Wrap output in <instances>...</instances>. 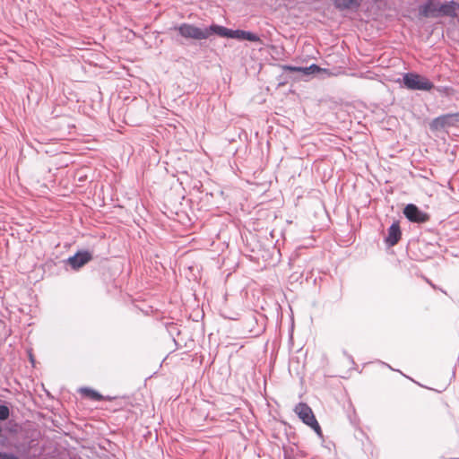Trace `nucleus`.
<instances>
[{"mask_svg": "<svg viewBox=\"0 0 459 459\" xmlns=\"http://www.w3.org/2000/svg\"><path fill=\"white\" fill-rule=\"evenodd\" d=\"M294 411L299 418L311 429H313L317 434H321V428L317 422L312 409L304 403H299L296 405Z\"/></svg>", "mask_w": 459, "mask_h": 459, "instance_id": "4", "label": "nucleus"}, {"mask_svg": "<svg viewBox=\"0 0 459 459\" xmlns=\"http://www.w3.org/2000/svg\"><path fill=\"white\" fill-rule=\"evenodd\" d=\"M0 459H18V457L13 454L0 452Z\"/></svg>", "mask_w": 459, "mask_h": 459, "instance_id": "15", "label": "nucleus"}, {"mask_svg": "<svg viewBox=\"0 0 459 459\" xmlns=\"http://www.w3.org/2000/svg\"><path fill=\"white\" fill-rule=\"evenodd\" d=\"M459 114H446L433 119L429 125L433 131L440 130L446 126H453L458 119Z\"/></svg>", "mask_w": 459, "mask_h": 459, "instance_id": "5", "label": "nucleus"}, {"mask_svg": "<svg viewBox=\"0 0 459 459\" xmlns=\"http://www.w3.org/2000/svg\"><path fill=\"white\" fill-rule=\"evenodd\" d=\"M336 9L340 11L344 10H357L362 0H333Z\"/></svg>", "mask_w": 459, "mask_h": 459, "instance_id": "11", "label": "nucleus"}, {"mask_svg": "<svg viewBox=\"0 0 459 459\" xmlns=\"http://www.w3.org/2000/svg\"><path fill=\"white\" fill-rule=\"evenodd\" d=\"M211 30L213 33H215L221 37L237 39L239 40H248L251 42H260L261 41L260 38L257 35H255L250 31H246V30H232L226 27L216 25V24L211 25Z\"/></svg>", "mask_w": 459, "mask_h": 459, "instance_id": "1", "label": "nucleus"}, {"mask_svg": "<svg viewBox=\"0 0 459 459\" xmlns=\"http://www.w3.org/2000/svg\"><path fill=\"white\" fill-rule=\"evenodd\" d=\"M438 7H439V4H437L432 1H429L427 4L420 6L419 13L421 17L437 18V17H439Z\"/></svg>", "mask_w": 459, "mask_h": 459, "instance_id": "8", "label": "nucleus"}, {"mask_svg": "<svg viewBox=\"0 0 459 459\" xmlns=\"http://www.w3.org/2000/svg\"><path fill=\"white\" fill-rule=\"evenodd\" d=\"M379 367L384 368L385 366L384 364H380Z\"/></svg>", "mask_w": 459, "mask_h": 459, "instance_id": "17", "label": "nucleus"}, {"mask_svg": "<svg viewBox=\"0 0 459 459\" xmlns=\"http://www.w3.org/2000/svg\"><path fill=\"white\" fill-rule=\"evenodd\" d=\"M403 213L405 217L412 222L423 223L429 220V216L427 213L420 212L414 204L406 205L403 210Z\"/></svg>", "mask_w": 459, "mask_h": 459, "instance_id": "6", "label": "nucleus"}, {"mask_svg": "<svg viewBox=\"0 0 459 459\" xmlns=\"http://www.w3.org/2000/svg\"><path fill=\"white\" fill-rule=\"evenodd\" d=\"M459 10V3L450 1L442 4H439L438 11L439 16H449L456 17L457 11Z\"/></svg>", "mask_w": 459, "mask_h": 459, "instance_id": "9", "label": "nucleus"}, {"mask_svg": "<svg viewBox=\"0 0 459 459\" xmlns=\"http://www.w3.org/2000/svg\"><path fill=\"white\" fill-rule=\"evenodd\" d=\"M92 259V255L89 251H79L74 256L68 259L69 264L78 269L86 264Z\"/></svg>", "mask_w": 459, "mask_h": 459, "instance_id": "7", "label": "nucleus"}, {"mask_svg": "<svg viewBox=\"0 0 459 459\" xmlns=\"http://www.w3.org/2000/svg\"><path fill=\"white\" fill-rule=\"evenodd\" d=\"M450 90H451V89H449V88H445V89H444V91H445L446 93H448V91H449Z\"/></svg>", "mask_w": 459, "mask_h": 459, "instance_id": "16", "label": "nucleus"}, {"mask_svg": "<svg viewBox=\"0 0 459 459\" xmlns=\"http://www.w3.org/2000/svg\"><path fill=\"white\" fill-rule=\"evenodd\" d=\"M403 83L409 90L430 91L434 88L433 82L428 78L414 73H407L403 75Z\"/></svg>", "mask_w": 459, "mask_h": 459, "instance_id": "2", "label": "nucleus"}, {"mask_svg": "<svg viewBox=\"0 0 459 459\" xmlns=\"http://www.w3.org/2000/svg\"><path fill=\"white\" fill-rule=\"evenodd\" d=\"M175 30H177L183 38L192 39H206L213 33L211 30V26L203 30L189 23H182L176 27Z\"/></svg>", "mask_w": 459, "mask_h": 459, "instance_id": "3", "label": "nucleus"}, {"mask_svg": "<svg viewBox=\"0 0 459 459\" xmlns=\"http://www.w3.org/2000/svg\"><path fill=\"white\" fill-rule=\"evenodd\" d=\"M285 70L293 71V72H303L306 74L324 72L327 74L329 76L333 75L331 72L326 69L320 68L318 65L313 64L308 67H297V66H285Z\"/></svg>", "mask_w": 459, "mask_h": 459, "instance_id": "12", "label": "nucleus"}, {"mask_svg": "<svg viewBox=\"0 0 459 459\" xmlns=\"http://www.w3.org/2000/svg\"><path fill=\"white\" fill-rule=\"evenodd\" d=\"M82 393L89 397L90 399L91 400H94V401H101L103 400V396L99 394L97 391L93 390V389H90V388H84L82 390Z\"/></svg>", "mask_w": 459, "mask_h": 459, "instance_id": "13", "label": "nucleus"}, {"mask_svg": "<svg viewBox=\"0 0 459 459\" xmlns=\"http://www.w3.org/2000/svg\"><path fill=\"white\" fill-rule=\"evenodd\" d=\"M401 236L402 232L400 230V226L398 222H394L388 229V235L385 238V241L390 247H393L399 242Z\"/></svg>", "mask_w": 459, "mask_h": 459, "instance_id": "10", "label": "nucleus"}, {"mask_svg": "<svg viewBox=\"0 0 459 459\" xmlns=\"http://www.w3.org/2000/svg\"><path fill=\"white\" fill-rule=\"evenodd\" d=\"M10 414L9 408L5 405H0V420H5Z\"/></svg>", "mask_w": 459, "mask_h": 459, "instance_id": "14", "label": "nucleus"}]
</instances>
